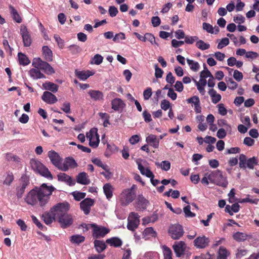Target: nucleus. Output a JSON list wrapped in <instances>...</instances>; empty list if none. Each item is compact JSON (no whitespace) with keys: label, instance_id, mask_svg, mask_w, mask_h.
Segmentation results:
<instances>
[{"label":"nucleus","instance_id":"nucleus-1","mask_svg":"<svg viewBox=\"0 0 259 259\" xmlns=\"http://www.w3.org/2000/svg\"><path fill=\"white\" fill-rule=\"evenodd\" d=\"M55 189L53 185L48 186L43 184L39 187H35L27 193L24 197V201L28 205L35 206L38 204L41 208H44L49 203Z\"/></svg>","mask_w":259,"mask_h":259},{"label":"nucleus","instance_id":"nucleus-2","mask_svg":"<svg viewBox=\"0 0 259 259\" xmlns=\"http://www.w3.org/2000/svg\"><path fill=\"white\" fill-rule=\"evenodd\" d=\"M137 188L136 185L133 184L131 188L124 189L121 193H120L119 199L123 206H126L132 202L135 199L136 189Z\"/></svg>","mask_w":259,"mask_h":259},{"label":"nucleus","instance_id":"nucleus-3","mask_svg":"<svg viewBox=\"0 0 259 259\" xmlns=\"http://www.w3.org/2000/svg\"><path fill=\"white\" fill-rule=\"evenodd\" d=\"M208 179L211 183L223 188H226L228 185L227 178L223 175L222 172L219 169L213 170L208 174Z\"/></svg>","mask_w":259,"mask_h":259},{"label":"nucleus","instance_id":"nucleus-4","mask_svg":"<svg viewBox=\"0 0 259 259\" xmlns=\"http://www.w3.org/2000/svg\"><path fill=\"white\" fill-rule=\"evenodd\" d=\"M30 165L32 169L39 174L41 176L50 180H53V175L49 169L39 161L33 159H31L30 160Z\"/></svg>","mask_w":259,"mask_h":259},{"label":"nucleus","instance_id":"nucleus-5","mask_svg":"<svg viewBox=\"0 0 259 259\" xmlns=\"http://www.w3.org/2000/svg\"><path fill=\"white\" fill-rule=\"evenodd\" d=\"M258 164V160L256 157H252L247 159V157L243 154H241L239 157V166L241 169H245L248 168L253 169L255 165Z\"/></svg>","mask_w":259,"mask_h":259},{"label":"nucleus","instance_id":"nucleus-6","mask_svg":"<svg viewBox=\"0 0 259 259\" xmlns=\"http://www.w3.org/2000/svg\"><path fill=\"white\" fill-rule=\"evenodd\" d=\"M70 209V204L67 202L59 203L50 209L51 213H53L56 219L68 213Z\"/></svg>","mask_w":259,"mask_h":259},{"label":"nucleus","instance_id":"nucleus-7","mask_svg":"<svg viewBox=\"0 0 259 259\" xmlns=\"http://www.w3.org/2000/svg\"><path fill=\"white\" fill-rule=\"evenodd\" d=\"M32 65L35 68L41 69L48 74H52L55 73L54 69L51 65L40 58H34L32 60Z\"/></svg>","mask_w":259,"mask_h":259},{"label":"nucleus","instance_id":"nucleus-8","mask_svg":"<svg viewBox=\"0 0 259 259\" xmlns=\"http://www.w3.org/2000/svg\"><path fill=\"white\" fill-rule=\"evenodd\" d=\"M19 185L15 188V195L18 199H21L23 195L25 190L30 184V179L26 175H23L19 179Z\"/></svg>","mask_w":259,"mask_h":259},{"label":"nucleus","instance_id":"nucleus-9","mask_svg":"<svg viewBox=\"0 0 259 259\" xmlns=\"http://www.w3.org/2000/svg\"><path fill=\"white\" fill-rule=\"evenodd\" d=\"M168 234L173 239H179L184 234V228L179 224H172L168 228Z\"/></svg>","mask_w":259,"mask_h":259},{"label":"nucleus","instance_id":"nucleus-10","mask_svg":"<svg viewBox=\"0 0 259 259\" xmlns=\"http://www.w3.org/2000/svg\"><path fill=\"white\" fill-rule=\"evenodd\" d=\"M89 225L93 228L92 235L95 239L104 237L110 232L109 229L99 226L97 224H90Z\"/></svg>","mask_w":259,"mask_h":259},{"label":"nucleus","instance_id":"nucleus-11","mask_svg":"<svg viewBox=\"0 0 259 259\" xmlns=\"http://www.w3.org/2000/svg\"><path fill=\"white\" fill-rule=\"evenodd\" d=\"M140 217L135 212H132L130 213L127 221V228L128 230L134 231L137 229L139 226L140 220L139 218Z\"/></svg>","mask_w":259,"mask_h":259},{"label":"nucleus","instance_id":"nucleus-12","mask_svg":"<svg viewBox=\"0 0 259 259\" xmlns=\"http://www.w3.org/2000/svg\"><path fill=\"white\" fill-rule=\"evenodd\" d=\"M20 34L22 37L24 46L25 47H30L32 43V39L30 33L26 26L24 25L21 26Z\"/></svg>","mask_w":259,"mask_h":259},{"label":"nucleus","instance_id":"nucleus-13","mask_svg":"<svg viewBox=\"0 0 259 259\" xmlns=\"http://www.w3.org/2000/svg\"><path fill=\"white\" fill-rule=\"evenodd\" d=\"M77 166V164L74 159L71 157H67L66 158L65 161L63 164L61 163L59 165L58 169L63 171H66L69 168H74Z\"/></svg>","mask_w":259,"mask_h":259},{"label":"nucleus","instance_id":"nucleus-14","mask_svg":"<svg viewBox=\"0 0 259 259\" xmlns=\"http://www.w3.org/2000/svg\"><path fill=\"white\" fill-rule=\"evenodd\" d=\"M62 228H67L73 223L72 215L68 213L57 218Z\"/></svg>","mask_w":259,"mask_h":259},{"label":"nucleus","instance_id":"nucleus-15","mask_svg":"<svg viewBox=\"0 0 259 259\" xmlns=\"http://www.w3.org/2000/svg\"><path fill=\"white\" fill-rule=\"evenodd\" d=\"M210 239L204 235L199 236L194 240V245L197 248H204L208 246Z\"/></svg>","mask_w":259,"mask_h":259},{"label":"nucleus","instance_id":"nucleus-16","mask_svg":"<svg viewBox=\"0 0 259 259\" xmlns=\"http://www.w3.org/2000/svg\"><path fill=\"white\" fill-rule=\"evenodd\" d=\"M94 204V200L93 199L90 198H85L80 202V208L85 215H88L90 212L91 207L93 206Z\"/></svg>","mask_w":259,"mask_h":259},{"label":"nucleus","instance_id":"nucleus-17","mask_svg":"<svg viewBox=\"0 0 259 259\" xmlns=\"http://www.w3.org/2000/svg\"><path fill=\"white\" fill-rule=\"evenodd\" d=\"M185 248L186 244L182 241L175 242L172 245L174 251L178 257H180L182 255H184Z\"/></svg>","mask_w":259,"mask_h":259},{"label":"nucleus","instance_id":"nucleus-18","mask_svg":"<svg viewBox=\"0 0 259 259\" xmlns=\"http://www.w3.org/2000/svg\"><path fill=\"white\" fill-rule=\"evenodd\" d=\"M48 157L53 165L58 168L62 161V158L58 153L54 150L50 151L48 152Z\"/></svg>","mask_w":259,"mask_h":259},{"label":"nucleus","instance_id":"nucleus-19","mask_svg":"<svg viewBox=\"0 0 259 259\" xmlns=\"http://www.w3.org/2000/svg\"><path fill=\"white\" fill-rule=\"evenodd\" d=\"M86 136L89 139V145L93 148L98 146L99 143V136L97 133L94 134L92 130L90 131L89 134H86Z\"/></svg>","mask_w":259,"mask_h":259},{"label":"nucleus","instance_id":"nucleus-20","mask_svg":"<svg viewBox=\"0 0 259 259\" xmlns=\"http://www.w3.org/2000/svg\"><path fill=\"white\" fill-rule=\"evenodd\" d=\"M57 178L58 181L63 182L70 186L75 185V180L66 173H59L57 175Z\"/></svg>","mask_w":259,"mask_h":259},{"label":"nucleus","instance_id":"nucleus-21","mask_svg":"<svg viewBox=\"0 0 259 259\" xmlns=\"http://www.w3.org/2000/svg\"><path fill=\"white\" fill-rule=\"evenodd\" d=\"M41 100L45 103L49 104H53L57 103L58 99L56 96L49 91H45L43 95L41 96Z\"/></svg>","mask_w":259,"mask_h":259},{"label":"nucleus","instance_id":"nucleus-22","mask_svg":"<svg viewBox=\"0 0 259 259\" xmlns=\"http://www.w3.org/2000/svg\"><path fill=\"white\" fill-rule=\"evenodd\" d=\"M149 201L142 195H139L137 198L136 208L138 210H143L147 208Z\"/></svg>","mask_w":259,"mask_h":259},{"label":"nucleus","instance_id":"nucleus-23","mask_svg":"<svg viewBox=\"0 0 259 259\" xmlns=\"http://www.w3.org/2000/svg\"><path fill=\"white\" fill-rule=\"evenodd\" d=\"M233 237L237 242H243L248 239H251L252 236L251 235H247L245 233L238 231L234 233Z\"/></svg>","mask_w":259,"mask_h":259},{"label":"nucleus","instance_id":"nucleus-24","mask_svg":"<svg viewBox=\"0 0 259 259\" xmlns=\"http://www.w3.org/2000/svg\"><path fill=\"white\" fill-rule=\"evenodd\" d=\"M76 181L80 185H89L90 183L88 175L84 172L78 174L76 177Z\"/></svg>","mask_w":259,"mask_h":259},{"label":"nucleus","instance_id":"nucleus-25","mask_svg":"<svg viewBox=\"0 0 259 259\" xmlns=\"http://www.w3.org/2000/svg\"><path fill=\"white\" fill-rule=\"evenodd\" d=\"M146 142L150 145L157 149L159 147V139L155 135L150 134L146 139Z\"/></svg>","mask_w":259,"mask_h":259},{"label":"nucleus","instance_id":"nucleus-26","mask_svg":"<svg viewBox=\"0 0 259 259\" xmlns=\"http://www.w3.org/2000/svg\"><path fill=\"white\" fill-rule=\"evenodd\" d=\"M41 218H42L46 225L52 224L53 222L57 219L56 217L53 213H51V211H45L41 215Z\"/></svg>","mask_w":259,"mask_h":259},{"label":"nucleus","instance_id":"nucleus-27","mask_svg":"<svg viewBox=\"0 0 259 259\" xmlns=\"http://www.w3.org/2000/svg\"><path fill=\"white\" fill-rule=\"evenodd\" d=\"M124 106L122 100L116 98L111 101V108L114 111H119L123 109Z\"/></svg>","mask_w":259,"mask_h":259},{"label":"nucleus","instance_id":"nucleus-28","mask_svg":"<svg viewBox=\"0 0 259 259\" xmlns=\"http://www.w3.org/2000/svg\"><path fill=\"white\" fill-rule=\"evenodd\" d=\"M88 94L94 101H100L103 99V94L101 91L91 90L88 92Z\"/></svg>","mask_w":259,"mask_h":259},{"label":"nucleus","instance_id":"nucleus-29","mask_svg":"<svg viewBox=\"0 0 259 259\" xmlns=\"http://www.w3.org/2000/svg\"><path fill=\"white\" fill-rule=\"evenodd\" d=\"M106 243L109 244L111 246L119 247L122 245V241L118 237H113L110 239H107Z\"/></svg>","mask_w":259,"mask_h":259},{"label":"nucleus","instance_id":"nucleus-30","mask_svg":"<svg viewBox=\"0 0 259 259\" xmlns=\"http://www.w3.org/2000/svg\"><path fill=\"white\" fill-rule=\"evenodd\" d=\"M103 189L106 198L109 200L112 197V193L114 190V187L111 184L107 183L103 186Z\"/></svg>","mask_w":259,"mask_h":259},{"label":"nucleus","instance_id":"nucleus-31","mask_svg":"<svg viewBox=\"0 0 259 259\" xmlns=\"http://www.w3.org/2000/svg\"><path fill=\"white\" fill-rule=\"evenodd\" d=\"M94 247L98 253H101L105 250L106 245L103 240L96 239L94 241Z\"/></svg>","mask_w":259,"mask_h":259},{"label":"nucleus","instance_id":"nucleus-32","mask_svg":"<svg viewBox=\"0 0 259 259\" xmlns=\"http://www.w3.org/2000/svg\"><path fill=\"white\" fill-rule=\"evenodd\" d=\"M138 168L140 170L141 174L142 175H145L147 178H154V175L150 169L148 168H145L141 163L138 164Z\"/></svg>","mask_w":259,"mask_h":259},{"label":"nucleus","instance_id":"nucleus-33","mask_svg":"<svg viewBox=\"0 0 259 259\" xmlns=\"http://www.w3.org/2000/svg\"><path fill=\"white\" fill-rule=\"evenodd\" d=\"M42 53L45 60L48 61L53 60V52L47 46H45L42 48Z\"/></svg>","mask_w":259,"mask_h":259},{"label":"nucleus","instance_id":"nucleus-34","mask_svg":"<svg viewBox=\"0 0 259 259\" xmlns=\"http://www.w3.org/2000/svg\"><path fill=\"white\" fill-rule=\"evenodd\" d=\"M10 12L12 16L13 20H15L18 23H20L22 22V18L18 14L17 10H16L13 6L12 5L9 6Z\"/></svg>","mask_w":259,"mask_h":259},{"label":"nucleus","instance_id":"nucleus-35","mask_svg":"<svg viewBox=\"0 0 259 259\" xmlns=\"http://www.w3.org/2000/svg\"><path fill=\"white\" fill-rule=\"evenodd\" d=\"M230 255L229 251L223 246L220 247L217 259H227Z\"/></svg>","mask_w":259,"mask_h":259},{"label":"nucleus","instance_id":"nucleus-36","mask_svg":"<svg viewBox=\"0 0 259 259\" xmlns=\"http://www.w3.org/2000/svg\"><path fill=\"white\" fill-rule=\"evenodd\" d=\"M43 87L46 90L50 91L53 93H56L58 90V85L55 83L51 82H46L43 83Z\"/></svg>","mask_w":259,"mask_h":259},{"label":"nucleus","instance_id":"nucleus-37","mask_svg":"<svg viewBox=\"0 0 259 259\" xmlns=\"http://www.w3.org/2000/svg\"><path fill=\"white\" fill-rule=\"evenodd\" d=\"M208 93L211 98L212 103L216 104L221 100V95L217 94V92L213 89H210L209 91L208 92Z\"/></svg>","mask_w":259,"mask_h":259},{"label":"nucleus","instance_id":"nucleus-38","mask_svg":"<svg viewBox=\"0 0 259 259\" xmlns=\"http://www.w3.org/2000/svg\"><path fill=\"white\" fill-rule=\"evenodd\" d=\"M85 237L81 235H73L71 236L70 241L71 243L79 245L84 241Z\"/></svg>","mask_w":259,"mask_h":259},{"label":"nucleus","instance_id":"nucleus-39","mask_svg":"<svg viewBox=\"0 0 259 259\" xmlns=\"http://www.w3.org/2000/svg\"><path fill=\"white\" fill-rule=\"evenodd\" d=\"M30 75L34 79H41L45 77V76L39 70V69L32 68L30 70Z\"/></svg>","mask_w":259,"mask_h":259},{"label":"nucleus","instance_id":"nucleus-40","mask_svg":"<svg viewBox=\"0 0 259 259\" xmlns=\"http://www.w3.org/2000/svg\"><path fill=\"white\" fill-rule=\"evenodd\" d=\"M18 60L19 64L26 66L27 65H28L30 63V60L28 59V57L26 55L23 54L21 52L18 53Z\"/></svg>","mask_w":259,"mask_h":259},{"label":"nucleus","instance_id":"nucleus-41","mask_svg":"<svg viewBox=\"0 0 259 259\" xmlns=\"http://www.w3.org/2000/svg\"><path fill=\"white\" fill-rule=\"evenodd\" d=\"M75 73L77 78L83 80L87 79L90 76L93 75L92 73H90V71L86 72L84 71H78L76 70Z\"/></svg>","mask_w":259,"mask_h":259},{"label":"nucleus","instance_id":"nucleus-42","mask_svg":"<svg viewBox=\"0 0 259 259\" xmlns=\"http://www.w3.org/2000/svg\"><path fill=\"white\" fill-rule=\"evenodd\" d=\"M14 180V177L13 173L11 171H8L6 173L5 180L4 181V185L10 186Z\"/></svg>","mask_w":259,"mask_h":259},{"label":"nucleus","instance_id":"nucleus-43","mask_svg":"<svg viewBox=\"0 0 259 259\" xmlns=\"http://www.w3.org/2000/svg\"><path fill=\"white\" fill-rule=\"evenodd\" d=\"M143 235L144 237L149 238L150 237H155L156 232L153 228H146L144 232H143Z\"/></svg>","mask_w":259,"mask_h":259},{"label":"nucleus","instance_id":"nucleus-44","mask_svg":"<svg viewBox=\"0 0 259 259\" xmlns=\"http://www.w3.org/2000/svg\"><path fill=\"white\" fill-rule=\"evenodd\" d=\"M195 46H196L198 49L202 51L208 49L210 47L209 44L204 42V41L202 40L197 41Z\"/></svg>","mask_w":259,"mask_h":259},{"label":"nucleus","instance_id":"nucleus-45","mask_svg":"<svg viewBox=\"0 0 259 259\" xmlns=\"http://www.w3.org/2000/svg\"><path fill=\"white\" fill-rule=\"evenodd\" d=\"M204 70L200 72V76L202 78H206L208 77L211 78L213 77L211 72L207 69L206 64H203Z\"/></svg>","mask_w":259,"mask_h":259},{"label":"nucleus","instance_id":"nucleus-46","mask_svg":"<svg viewBox=\"0 0 259 259\" xmlns=\"http://www.w3.org/2000/svg\"><path fill=\"white\" fill-rule=\"evenodd\" d=\"M163 253L164 259H173L172 258V251L170 248L167 247L166 246H163Z\"/></svg>","mask_w":259,"mask_h":259},{"label":"nucleus","instance_id":"nucleus-47","mask_svg":"<svg viewBox=\"0 0 259 259\" xmlns=\"http://www.w3.org/2000/svg\"><path fill=\"white\" fill-rule=\"evenodd\" d=\"M187 63L190 66V68L194 71H198L199 68V65L197 62H195L193 60L187 59Z\"/></svg>","mask_w":259,"mask_h":259},{"label":"nucleus","instance_id":"nucleus-48","mask_svg":"<svg viewBox=\"0 0 259 259\" xmlns=\"http://www.w3.org/2000/svg\"><path fill=\"white\" fill-rule=\"evenodd\" d=\"M145 39L146 41H149L150 42L151 45H155L158 46V44L156 43L155 37L153 34L151 33L147 32L145 34Z\"/></svg>","mask_w":259,"mask_h":259},{"label":"nucleus","instance_id":"nucleus-49","mask_svg":"<svg viewBox=\"0 0 259 259\" xmlns=\"http://www.w3.org/2000/svg\"><path fill=\"white\" fill-rule=\"evenodd\" d=\"M218 125H219V127L225 126V129L226 131L231 132V127L230 124L227 123V121L225 119H221L218 120Z\"/></svg>","mask_w":259,"mask_h":259},{"label":"nucleus","instance_id":"nucleus-50","mask_svg":"<svg viewBox=\"0 0 259 259\" xmlns=\"http://www.w3.org/2000/svg\"><path fill=\"white\" fill-rule=\"evenodd\" d=\"M72 195L76 201H80L85 197V192H72Z\"/></svg>","mask_w":259,"mask_h":259},{"label":"nucleus","instance_id":"nucleus-51","mask_svg":"<svg viewBox=\"0 0 259 259\" xmlns=\"http://www.w3.org/2000/svg\"><path fill=\"white\" fill-rule=\"evenodd\" d=\"M31 219L32 222H33L39 229L44 231L46 229V227L40 223L39 220L37 219L35 215H31Z\"/></svg>","mask_w":259,"mask_h":259},{"label":"nucleus","instance_id":"nucleus-52","mask_svg":"<svg viewBox=\"0 0 259 259\" xmlns=\"http://www.w3.org/2000/svg\"><path fill=\"white\" fill-rule=\"evenodd\" d=\"M6 159L8 161H13L19 162V160H20L18 156H17V155H14L11 153H6Z\"/></svg>","mask_w":259,"mask_h":259},{"label":"nucleus","instance_id":"nucleus-53","mask_svg":"<svg viewBox=\"0 0 259 259\" xmlns=\"http://www.w3.org/2000/svg\"><path fill=\"white\" fill-rule=\"evenodd\" d=\"M156 165H160V167H161L162 169L165 171H167L170 169V162L168 161H162L161 163H156Z\"/></svg>","mask_w":259,"mask_h":259},{"label":"nucleus","instance_id":"nucleus-54","mask_svg":"<svg viewBox=\"0 0 259 259\" xmlns=\"http://www.w3.org/2000/svg\"><path fill=\"white\" fill-rule=\"evenodd\" d=\"M229 44V39L227 37H225L221 39L219 45H217L218 49H222L227 45Z\"/></svg>","mask_w":259,"mask_h":259},{"label":"nucleus","instance_id":"nucleus-55","mask_svg":"<svg viewBox=\"0 0 259 259\" xmlns=\"http://www.w3.org/2000/svg\"><path fill=\"white\" fill-rule=\"evenodd\" d=\"M155 68V76L157 78H160L162 77L163 71L162 69L158 67V64L154 65Z\"/></svg>","mask_w":259,"mask_h":259},{"label":"nucleus","instance_id":"nucleus-56","mask_svg":"<svg viewBox=\"0 0 259 259\" xmlns=\"http://www.w3.org/2000/svg\"><path fill=\"white\" fill-rule=\"evenodd\" d=\"M69 49L72 54L75 55L81 51L80 48L76 45H71L69 47Z\"/></svg>","mask_w":259,"mask_h":259},{"label":"nucleus","instance_id":"nucleus-57","mask_svg":"<svg viewBox=\"0 0 259 259\" xmlns=\"http://www.w3.org/2000/svg\"><path fill=\"white\" fill-rule=\"evenodd\" d=\"M198 36H186L185 37V42L187 44H193L195 41H198Z\"/></svg>","mask_w":259,"mask_h":259},{"label":"nucleus","instance_id":"nucleus-58","mask_svg":"<svg viewBox=\"0 0 259 259\" xmlns=\"http://www.w3.org/2000/svg\"><path fill=\"white\" fill-rule=\"evenodd\" d=\"M54 38L57 42L59 49H62L64 48V40L58 34H55Z\"/></svg>","mask_w":259,"mask_h":259},{"label":"nucleus","instance_id":"nucleus-59","mask_svg":"<svg viewBox=\"0 0 259 259\" xmlns=\"http://www.w3.org/2000/svg\"><path fill=\"white\" fill-rule=\"evenodd\" d=\"M247 250L243 248H238L237 249L236 256L237 258H241L243 256H245L246 255L247 253Z\"/></svg>","mask_w":259,"mask_h":259},{"label":"nucleus","instance_id":"nucleus-60","mask_svg":"<svg viewBox=\"0 0 259 259\" xmlns=\"http://www.w3.org/2000/svg\"><path fill=\"white\" fill-rule=\"evenodd\" d=\"M184 211L186 217L193 218L195 216V214L190 211V206L189 205H187L184 208Z\"/></svg>","mask_w":259,"mask_h":259},{"label":"nucleus","instance_id":"nucleus-61","mask_svg":"<svg viewBox=\"0 0 259 259\" xmlns=\"http://www.w3.org/2000/svg\"><path fill=\"white\" fill-rule=\"evenodd\" d=\"M92 162L99 167H102L103 169H106V168L108 167L107 165L103 164L102 161L97 158L93 159Z\"/></svg>","mask_w":259,"mask_h":259},{"label":"nucleus","instance_id":"nucleus-62","mask_svg":"<svg viewBox=\"0 0 259 259\" xmlns=\"http://www.w3.org/2000/svg\"><path fill=\"white\" fill-rule=\"evenodd\" d=\"M103 60V57L99 54H96L93 58V63L96 65H99L102 63Z\"/></svg>","mask_w":259,"mask_h":259},{"label":"nucleus","instance_id":"nucleus-63","mask_svg":"<svg viewBox=\"0 0 259 259\" xmlns=\"http://www.w3.org/2000/svg\"><path fill=\"white\" fill-rule=\"evenodd\" d=\"M187 102L188 103H192L194 105L200 103L199 97L197 96H194L186 100Z\"/></svg>","mask_w":259,"mask_h":259},{"label":"nucleus","instance_id":"nucleus-64","mask_svg":"<svg viewBox=\"0 0 259 259\" xmlns=\"http://www.w3.org/2000/svg\"><path fill=\"white\" fill-rule=\"evenodd\" d=\"M152 95V90L151 88L149 87L147 88L144 91V99L145 100H149L150 98Z\"/></svg>","mask_w":259,"mask_h":259}]
</instances>
